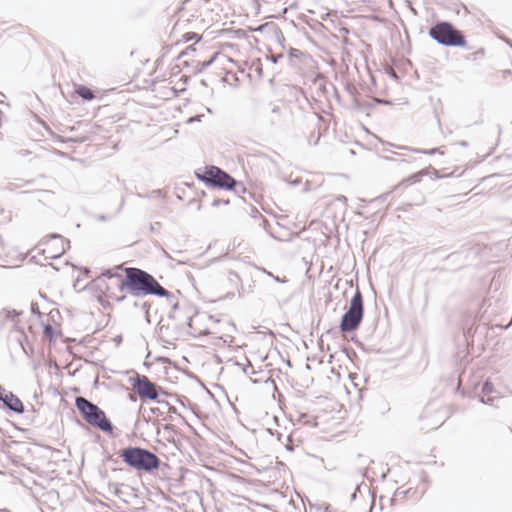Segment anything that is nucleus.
Returning a JSON list of instances; mask_svg holds the SVG:
<instances>
[{
	"label": "nucleus",
	"instance_id": "nucleus-1",
	"mask_svg": "<svg viewBox=\"0 0 512 512\" xmlns=\"http://www.w3.org/2000/svg\"><path fill=\"white\" fill-rule=\"evenodd\" d=\"M108 279L117 280L116 288L120 292H126L137 298L148 295L165 297L168 304L171 305L173 309L178 307V302L175 301L174 295L161 286L153 275L140 268H123L122 265H117L111 269L104 270L92 280L93 286L106 297L116 302H123L127 298L126 294L118 295L114 289L107 284Z\"/></svg>",
	"mask_w": 512,
	"mask_h": 512
},
{
	"label": "nucleus",
	"instance_id": "nucleus-2",
	"mask_svg": "<svg viewBox=\"0 0 512 512\" xmlns=\"http://www.w3.org/2000/svg\"><path fill=\"white\" fill-rule=\"evenodd\" d=\"M122 461L138 471L152 473L161 464L159 457L153 452L138 446H128L119 451Z\"/></svg>",
	"mask_w": 512,
	"mask_h": 512
},
{
	"label": "nucleus",
	"instance_id": "nucleus-3",
	"mask_svg": "<svg viewBox=\"0 0 512 512\" xmlns=\"http://www.w3.org/2000/svg\"><path fill=\"white\" fill-rule=\"evenodd\" d=\"M75 405L87 423L105 433L113 432L111 421L106 417L105 412L96 404L84 397L78 396L75 399Z\"/></svg>",
	"mask_w": 512,
	"mask_h": 512
},
{
	"label": "nucleus",
	"instance_id": "nucleus-4",
	"mask_svg": "<svg viewBox=\"0 0 512 512\" xmlns=\"http://www.w3.org/2000/svg\"><path fill=\"white\" fill-rule=\"evenodd\" d=\"M429 36L437 43L448 47L464 46L466 43L462 33L445 21L432 26L429 29Z\"/></svg>",
	"mask_w": 512,
	"mask_h": 512
},
{
	"label": "nucleus",
	"instance_id": "nucleus-5",
	"mask_svg": "<svg viewBox=\"0 0 512 512\" xmlns=\"http://www.w3.org/2000/svg\"><path fill=\"white\" fill-rule=\"evenodd\" d=\"M364 314L363 297L359 289L350 300L348 310L343 314L340 322V329L342 332H351L356 330Z\"/></svg>",
	"mask_w": 512,
	"mask_h": 512
},
{
	"label": "nucleus",
	"instance_id": "nucleus-6",
	"mask_svg": "<svg viewBox=\"0 0 512 512\" xmlns=\"http://www.w3.org/2000/svg\"><path fill=\"white\" fill-rule=\"evenodd\" d=\"M289 110L284 104L270 102L260 112V125L264 128L281 126L288 118Z\"/></svg>",
	"mask_w": 512,
	"mask_h": 512
},
{
	"label": "nucleus",
	"instance_id": "nucleus-7",
	"mask_svg": "<svg viewBox=\"0 0 512 512\" xmlns=\"http://www.w3.org/2000/svg\"><path fill=\"white\" fill-rule=\"evenodd\" d=\"M197 176L200 180L212 187L230 190L238 185L233 177L216 166L205 168L204 172L202 174L197 173Z\"/></svg>",
	"mask_w": 512,
	"mask_h": 512
},
{
	"label": "nucleus",
	"instance_id": "nucleus-8",
	"mask_svg": "<svg viewBox=\"0 0 512 512\" xmlns=\"http://www.w3.org/2000/svg\"><path fill=\"white\" fill-rule=\"evenodd\" d=\"M131 385L135 393L141 400H153L161 403L158 399L161 387L152 382L147 376L136 374L135 377L130 378Z\"/></svg>",
	"mask_w": 512,
	"mask_h": 512
},
{
	"label": "nucleus",
	"instance_id": "nucleus-9",
	"mask_svg": "<svg viewBox=\"0 0 512 512\" xmlns=\"http://www.w3.org/2000/svg\"><path fill=\"white\" fill-rule=\"evenodd\" d=\"M65 239L59 234H51L44 237L39 246H44L41 249V253L46 259H56L65 253Z\"/></svg>",
	"mask_w": 512,
	"mask_h": 512
},
{
	"label": "nucleus",
	"instance_id": "nucleus-10",
	"mask_svg": "<svg viewBox=\"0 0 512 512\" xmlns=\"http://www.w3.org/2000/svg\"><path fill=\"white\" fill-rule=\"evenodd\" d=\"M0 401L11 411L21 414L24 412V405L22 401L10 391H6L0 385Z\"/></svg>",
	"mask_w": 512,
	"mask_h": 512
},
{
	"label": "nucleus",
	"instance_id": "nucleus-11",
	"mask_svg": "<svg viewBox=\"0 0 512 512\" xmlns=\"http://www.w3.org/2000/svg\"><path fill=\"white\" fill-rule=\"evenodd\" d=\"M495 391L493 384L486 380L481 388L480 401L486 405L494 406L495 397L491 396Z\"/></svg>",
	"mask_w": 512,
	"mask_h": 512
},
{
	"label": "nucleus",
	"instance_id": "nucleus-12",
	"mask_svg": "<svg viewBox=\"0 0 512 512\" xmlns=\"http://www.w3.org/2000/svg\"><path fill=\"white\" fill-rule=\"evenodd\" d=\"M425 174H426L425 170L415 173L412 176H410L409 178L403 180L396 188L407 187L413 183H416V182L420 181L421 177Z\"/></svg>",
	"mask_w": 512,
	"mask_h": 512
},
{
	"label": "nucleus",
	"instance_id": "nucleus-13",
	"mask_svg": "<svg viewBox=\"0 0 512 512\" xmlns=\"http://www.w3.org/2000/svg\"><path fill=\"white\" fill-rule=\"evenodd\" d=\"M400 149H403V150H409L411 152H414V153H419V154H427V155H433L435 153H440V154H443L444 152L443 151H440V148H432V149H416V148H410L408 146H399Z\"/></svg>",
	"mask_w": 512,
	"mask_h": 512
},
{
	"label": "nucleus",
	"instance_id": "nucleus-14",
	"mask_svg": "<svg viewBox=\"0 0 512 512\" xmlns=\"http://www.w3.org/2000/svg\"><path fill=\"white\" fill-rule=\"evenodd\" d=\"M75 92L84 100H92L94 98L93 92L83 85H78L75 89Z\"/></svg>",
	"mask_w": 512,
	"mask_h": 512
},
{
	"label": "nucleus",
	"instance_id": "nucleus-15",
	"mask_svg": "<svg viewBox=\"0 0 512 512\" xmlns=\"http://www.w3.org/2000/svg\"><path fill=\"white\" fill-rule=\"evenodd\" d=\"M150 307H151V304L148 301L139 302V310L143 314V316L145 317V319L148 323H150V318H149Z\"/></svg>",
	"mask_w": 512,
	"mask_h": 512
},
{
	"label": "nucleus",
	"instance_id": "nucleus-16",
	"mask_svg": "<svg viewBox=\"0 0 512 512\" xmlns=\"http://www.w3.org/2000/svg\"><path fill=\"white\" fill-rule=\"evenodd\" d=\"M362 490H365V491H369V487L368 485L364 484V483H361V484H358L354 493L352 494V500H355L356 497H357V493H362Z\"/></svg>",
	"mask_w": 512,
	"mask_h": 512
},
{
	"label": "nucleus",
	"instance_id": "nucleus-17",
	"mask_svg": "<svg viewBox=\"0 0 512 512\" xmlns=\"http://www.w3.org/2000/svg\"><path fill=\"white\" fill-rule=\"evenodd\" d=\"M261 271L263 273L267 274L268 276L272 277L277 282H281V283H285L286 282L285 279H281L279 276H274L271 272L267 271L265 268H261Z\"/></svg>",
	"mask_w": 512,
	"mask_h": 512
},
{
	"label": "nucleus",
	"instance_id": "nucleus-18",
	"mask_svg": "<svg viewBox=\"0 0 512 512\" xmlns=\"http://www.w3.org/2000/svg\"><path fill=\"white\" fill-rule=\"evenodd\" d=\"M116 283H117V280H115V279L114 280H109V279L107 280V284L109 286H111L118 295L125 294L126 292H120L119 290H117Z\"/></svg>",
	"mask_w": 512,
	"mask_h": 512
},
{
	"label": "nucleus",
	"instance_id": "nucleus-19",
	"mask_svg": "<svg viewBox=\"0 0 512 512\" xmlns=\"http://www.w3.org/2000/svg\"><path fill=\"white\" fill-rule=\"evenodd\" d=\"M18 315H19V313L16 312L15 310H13V311H5V317L8 318V319H11V320H14V318L16 316H18Z\"/></svg>",
	"mask_w": 512,
	"mask_h": 512
},
{
	"label": "nucleus",
	"instance_id": "nucleus-20",
	"mask_svg": "<svg viewBox=\"0 0 512 512\" xmlns=\"http://www.w3.org/2000/svg\"><path fill=\"white\" fill-rule=\"evenodd\" d=\"M204 116V114H198L196 116H193V117H190L188 120H187V123H193V122H196V121H201V118Z\"/></svg>",
	"mask_w": 512,
	"mask_h": 512
},
{
	"label": "nucleus",
	"instance_id": "nucleus-21",
	"mask_svg": "<svg viewBox=\"0 0 512 512\" xmlns=\"http://www.w3.org/2000/svg\"><path fill=\"white\" fill-rule=\"evenodd\" d=\"M215 57H216V54L210 60L204 61L202 63V68H207L208 66H210L213 63Z\"/></svg>",
	"mask_w": 512,
	"mask_h": 512
},
{
	"label": "nucleus",
	"instance_id": "nucleus-22",
	"mask_svg": "<svg viewBox=\"0 0 512 512\" xmlns=\"http://www.w3.org/2000/svg\"><path fill=\"white\" fill-rule=\"evenodd\" d=\"M458 144L461 146V147H467L468 146V143L466 141H460L458 142Z\"/></svg>",
	"mask_w": 512,
	"mask_h": 512
},
{
	"label": "nucleus",
	"instance_id": "nucleus-23",
	"mask_svg": "<svg viewBox=\"0 0 512 512\" xmlns=\"http://www.w3.org/2000/svg\"><path fill=\"white\" fill-rule=\"evenodd\" d=\"M281 57H282L281 54L277 55V56H273L272 60H273L274 63H276L278 61V59L281 58Z\"/></svg>",
	"mask_w": 512,
	"mask_h": 512
},
{
	"label": "nucleus",
	"instance_id": "nucleus-24",
	"mask_svg": "<svg viewBox=\"0 0 512 512\" xmlns=\"http://www.w3.org/2000/svg\"><path fill=\"white\" fill-rule=\"evenodd\" d=\"M139 302H142V300H136V301H134V304H133L134 307L137 309H139Z\"/></svg>",
	"mask_w": 512,
	"mask_h": 512
},
{
	"label": "nucleus",
	"instance_id": "nucleus-25",
	"mask_svg": "<svg viewBox=\"0 0 512 512\" xmlns=\"http://www.w3.org/2000/svg\"><path fill=\"white\" fill-rule=\"evenodd\" d=\"M169 410H170V412H172V413H175V412H176V408H175V407H170V408H169Z\"/></svg>",
	"mask_w": 512,
	"mask_h": 512
},
{
	"label": "nucleus",
	"instance_id": "nucleus-26",
	"mask_svg": "<svg viewBox=\"0 0 512 512\" xmlns=\"http://www.w3.org/2000/svg\"><path fill=\"white\" fill-rule=\"evenodd\" d=\"M205 110H206L208 113H212V110H211V108H209V107H206V108H205Z\"/></svg>",
	"mask_w": 512,
	"mask_h": 512
},
{
	"label": "nucleus",
	"instance_id": "nucleus-27",
	"mask_svg": "<svg viewBox=\"0 0 512 512\" xmlns=\"http://www.w3.org/2000/svg\"><path fill=\"white\" fill-rule=\"evenodd\" d=\"M213 205H214V206L219 205V201H214Z\"/></svg>",
	"mask_w": 512,
	"mask_h": 512
},
{
	"label": "nucleus",
	"instance_id": "nucleus-28",
	"mask_svg": "<svg viewBox=\"0 0 512 512\" xmlns=\"http://www.w3.org/2000/svg\"><path fill=\"white\" fill-rule=\"evenodd\" d=\"M339 199L340 200H346V197L345 196H341Z\"/></svg>",
	"mask_w": 512,
	"mask_h": 512
},
{
	"label": "nucleus",
	"instance_id": "nucleus-29",
	"mask_svg": "<svg viewBox=\"0 0 512 512\" xmlns=\"http://www.w3.org/2000/svg\"><path fill=\"white\" fill-rule=\"evenodd\" d=\"M124 205V199H122L121 201V204H120V208Z\"/></svg>",
	"mask_w": 512,
	"mask_h": 512
},
{
	"label": "nucleus",
	"instance_id": "nucleus-30",
	"mask_svg": "<svg viewBox=\"0 0 512 512\" xmlns=\"http://www.w3.org/2000/svg\"><path fill=\"white\" fill-rule=\"evenodd\" d=\"M89 272H90V270H89L88 268H86V269H85V273H87V274H88Z\"/></svg>",
	"mask_w": 512,
	"mask_h": 512
},
{
	"label": "nucleus",
	"instance_id": "nucleus-31",
	"mask_svg": "<svg viewBox=\"0 0 512 512\" xmlns=\"http://www.w3.org/2000/svg\"><path fill=\"white\" fill-rule=\"evenodd\" d=\"M0 96H1V97H4L3 93H1V92H0Z\"/></svg>",
	"mask_w": 512,
	"mask_h": 512
}]
</instances>
